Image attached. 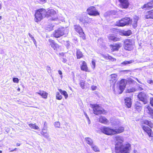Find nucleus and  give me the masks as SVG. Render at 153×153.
I'll return each instance as SVG.
<instances>
[{"instance_id":"nucleus-1","label":"nucleus","mask_w":153,"mask_h":153,"mask_svg":"<svg viewBox=\"0 0 153 153\" xmlns=\"http://www.w3.org/2000/svg\"><path fill=\"white\" fill-rule=\"evenodd\" d=\"M123 140L122 139L118 141L115 145V153H129L131 149V145L127 143L124 145Z\"/></svg>"},{"instance_id":"nucleus-2","label":"nucleus","mask_w":153,"mask_h":153,"mask_svg":"<svg viewBox=\"0 0 153 153\" xmlns=\"http://www.w3.org/2000/svg\"><path fill=\"white\" fill-rule=\"evenodd\" d=\"M47 11L44 8H40L35 11L34 14V20L36 22L38 23L45 17L47 14Z\"/></svg>"},{"instance_id":"nucleus-3","label":"nucleus","mask_w":153,"mask_h":153,"mask_svg":"<svg viewBox=\"0 0 153 153\" xmlns=\"http://www.w3.org/2000/svg\"><path fill=\"white\" fill-rule=\"evenodd\" d=\"M124 49L127 51H131L134 49L133 46L135 44V40L134 39H127L123 42Z\"/></svg>"},{"instance_id":"nucleus-4","label":"nucleus","mask_w":153,"mask_h":153,"mask_svg":"<svg viewBox=\"0 0 153 153\" xmlns=\"http://www.w3.org/2000/svg\"><path fill=\"white\" fill-rule=\"evenodd\" d=\"M91 107L93 109V113L96 115H99L101 114H105L107 113V111L102 109L101 107L98 104H92Z\"/></svg>"},{"instance_id":"nucleus-5","label":"nucleus","mask_w":153,"mask_h":153,"mask_svg":"<svg viewBox=\"0 0 153 153\" xmlns=\"http://www.w3.org/2000/svg\"><path fill=\"white\" fill-rule=\"evenodd\" d=\"M130 18L128 17H125L117 21L116 25L118 27H123L130 25Z\"/></svg>"},{"instance_id":"nucleus-6","label":"nucleus","mask_w":153,"mask_h":153,"mask_svg":"<svg viewBox=\"0 0 153 153\" xmlns=\"http://www.w3.org/2000/svg\"><path fill=\"white\" fill-rule=\"evenodd\" d=\"M100 130L101 132L107 135H114V129L110 127L104 126L100 129Z\"/></svg>"},{"instance_id":"nucleus-7","label":"nucleus","mask_w":153,"mask_h":153,"mask_svg":"<svg viewBox=\"0 0 153 153\" xmlns=\"http://www.w3.org/2000/svg\"><path fill=\"white\" fill-rule=\"evenodd\" d=\"M88 14L91 16H99L100 13L96 10V7L94 6L88 7L86 10Z\"/></svg>"},{"instance_id":"nucleus-8","label":"nucleus","mask_w":153,"mask_h":153,"mask_svg":"<svg viewBox=\"0 0 153 153\" xmlns=\"http://www.w3.org/2000/svg\"><path fill=\"white\" fill-rule=\"evenodd\" d=\"M74 28L75 31L78 33L80 38L83 39H85V35L83 30L79 25H74Z\"/></svg>"},{"instance_id":"nucleus-9","label":"nucleus","mask_w":153,"mask_h":153,"mask_svg":"<svg viewBox=\"0 0 153 153\" xmlns=\"http://www.w3.org/2000/svg\"><path fill=\"white\" fill-rule=\"evenodd\" d=\"M65 29L63 27H59L57 30L54 31L53 33L54 37L58 38L63 36L64 34Z\"/></svg>"},{"instance_id":"nucleus-10","label":"nucleus","mask_w":153,"mask_h":153,"mask_svg":"<svg viewBox=\"0 0 153 153\" xmlns=\"http://www.w3.org/2000/svg\"><path fill=\"white\" fill-rule=\"evenodd\" d=\"M137 97L138 99L143 102L144 104H146L148 103V97L145 93L142 92L139 93Z\"/></svg>"},{"instance_id":"nucleus-11","label":"nucleus","mask_w":153,"mask_h":153,"mask_svg":"<svg viewBox=\"0 0 153 153\" xmlns=\"http://www.w3.org/2000/svg\"><path fill=\"white\" fill-rule=\"evenodd\" d=\"M114 130V135H116L123 132L125 131V128L123 126L117 124L116 125Z\"/></svg>"},{"instance_id":"nucleus-12","label":"nucleus","mask_w":153,"mask_h":153,"mask_svg":"<svg viewBox=\"0 0 153 153\" xmlns=\"http://www.w3.org/2000/svg\"><path fill=\"white\" fill-rule=\"evenodd\" d=\"M120 3L119 6L122 9L128 8L130 5L129 0H118Z\"/></svg>"},{"instance_id":"nucleus-13","label":"nucleus","mask_w":153,"mask_h":153,"mask_svg":"<svg viewBox=\"0 0 153 153\" xmlns=\"http://www.w3.org/2000/svg\"><path fill=\"white\" fill-rule=\"evenodd\" d=\"M81 63L80 65L81 70L85 72H90V70L89 69L86 62L84 60H81L79 63Z\"/></svg>"},{"instance_id":"nucleus-14","label":"nucleus","mask_w":153,"mask_h":153,"mask_svg":"<svg viewBox=\"0 0 153 153\" xmlns=\"http://www.w3.org/2000/svg\"><path fill=\"white\" fill-rule=\"evenodd\" d=\"M48 11V17H51L50 19L51 20H55L58 19L57 13L54 10L51 9Z\"/></svg>"},{"instance_id":"nucleus-15","label":"nucleus","mask_w":153,"mask_h":153,"mask_svg":"<svg viewBox=\"0 0 153 153\" xmlns=\"http://www.w3.org/2000/svg\"><path fill=\"white\" fill-rule=\"evenodd\" d=\"M121 46V43H116L109 45V47L112 52L118 51Z\"/></svg>"},{"instance_id":"nucleus-16","label":"nucleus","mask_w":153,"mask_h":153,"mask_svg":"<svg viewBox=\"0 0 153 153\" xmlns=\"http://www.w3.org/2000/svg\"><path fill=\"white\" fill-rule=\"evenodd\" d=\"M139 19V17L136 15L135 16L133 17L132 19H130L131 21L130 24L134 28H135L137 26L138 21Z\"/></svg>"},{"instance_id":"nucleus-17","label":"nucleus","mask_w":153,"mask_h":153,"mask_svg":"<svg viewBox=\"0 0 153 153\" xmlns=\"http://www.w3.org/2000/svg\"><path fill=\"white\" fill-rule=\"evenodd\" d=\"M153 8V0H152L143 4L141 7L143 9L148 10L151 9Z\"/></svg>"},{"instance_id":"nucleus-18","label":"nucleus","mask_w":153,"mask_h":153,"mask_svg":"<svg viewBox=\"0 0 153 153\" xmlns=\"http://www.w3.org/2000/svg\"><path fill=\"white\" fill-rule=\"evenodd\" d=\"M144 16L146 19H153V9L144 12Z\"/></svg>"},{"instance_id":"nucleus-19","label":"nucleus","mask_w":153,"mask_h":153,"mask_svg":"<svg viewBox=\"0 0 153 153\" xmlns=\"http://www.w3.org/2000/svg\"><path fill=\"white\" fill-rule=\"evenodd\" d=\"M141 126L144 132L146 133L149 137H151L152 136V130L151 128L143 125H141Z\"/></svg>"},{"instance_id":"nucleus-20","label":"nucleus","mask_w":153,"mask_h":153,"mask_svg":"<svg viewBox=\"0 0 153 153\" xmlns=\"http://www.w3.org/2000/svg\"><path fill=\"white\" fill-rule=\"evenodd\" d=\"M134 107L135 109V111L139 112L142 109V105L140 102L136 101L134 105Z\"/></svg>"},{"instance_id":"nucleus-21","label":"nucleus","mask_w":153,"mask_h":153,"mask_svg":"<svg viewBox=\"0 0 153 153\" xmlns=\"http://www.w3.org/2000/svg\"><path fill=\"white\" fill-rule=\"evenodd\" d=\"M108 39L110 41L113 42H117L120 41V38L117 37V36L113 34H110L108 36Z\"/></svg>"},{"instance_id":"nucleus-22","label":"nucleus","mask_w":153,"mask_h":153,"mask_svg":"<svg viewBox=\"0 0 153 153\" xmlns=\"http://www.w3.org/2000/svg\"><path fill=\"white\" fill-rule=\"evenodd\" d=\"M141 125H146L148 126L151 128L153 127V121L145 120H143L141 123Z\"/></svg>"},{"instance_id":"nucleus-23","label":"nucleus","mask_w":153,"mask_h":153,"mask_svg":"<svg viewBox=\"0 0 153 153\" xmlns=\"http://www.w3.org/2000/svg\"><path fill=\"white\" fill-rule=\"evenodd\" d=\"M85 18L82 17H80L79 18V21L84 24H88L90 22L89 20H91L92 19L90 18L87 16H85Z\"/></svg>"},{"instance_id":"nucleus-24","label":"nucleus","mask_w":153,"mask_h":153,"mask_svg":"<svg viewBox=\"0 0 153 153\" xmlns=\"http://www.w3.org/2000/svg\"><path fill=\"white\" fill-rule=\"evenodd\" d=\"M131 100V98L129 97H126L124 99L125 105L128 108H130L131 107L132 104Z\"/></svg>"},{"instance_id":"nucleus-25","label":"nucleus","mask_w":153,"mask_h":153,"mask_svg":"<svg viewBox=\"0 0 153 153\" xmlns=\"http://www.w3.org/2000/svg\"><path fill=\"white\" fill-rule=\"evenodd\" d=\"M126 86V84L125 83V79H121L120 81V89L123 91Z\"/></svg>"},{"instance_id":"nucleus-26","label":"nucleus","mask_w":153,"mask_h":153,"mask_svg":"<svg viewBox=\"0 0 153 153\" xmlns=\"http://www.w3.org/2000/svg\"><path fill=\"white\" fill-rule=\"evenodd\" d=\"M84 55L82 52L79 49H77L76 50V57L77 59H80L82 58Z\"/></svg>"},{"instance_id":"nucleus-27","label":"nucleus","mask_w":153,"mask_h":153,"mask_svg":"<svg viewBox=\"0 0 153 153\" xmlns=\"http://www.w3.org/2000/svg\"><path fill=\"white\" fill-rule=\"evenodd\" d=\"M99 121L100 123L103 124H107L108 122V120L106 118L102 116H100L99 117Z\"/></svg>"},{"instance_id":"nucleus-28","label":"nucleus","mask_w":153,"mask_h":153,"mask_svg":"<svg viewBox=\"0 0 153 153\" xmlns=\"http://www.w3.org/2000/svg\"><path fill=\"white\" fill-rule=\"evenodd\" d=\"M146 108L145 111L146 110L147 113L153 117V109L149 105L147 106Z\"/></svg>"},{"instance_id":"nucleus-29","label":"nucleus","mask_w":153,"mask_h":153,"mask_svg":"<svg viewBox=\"0 0 153 153\" xmlns=\"http://www.w3.org/2000/svg\"><path fill=\"white\" fill-rule=\"evenodd\" d=\"M50 45L55 50H56L59 48L58 45L54 41L51 40L50 41Z\"/></svg>"},{"instance_id":"nucleus-30","label":"nucleus","mask_w":153,"mask_h":153,"mask_svg":"<svg viewBox=\"0 0 153 153\" xmlns=\"http://www.w3.org/2000/svg\"><path fill=\"white\" fill-rule=\"evenodd\" d=\"M132 34V32L130 30L127 31H123L121 32V35L125 36H128Z\"/></svg>"},{"instance_id":"nucleus-31","label":"nucleus","mask_w":153,"mask_h":153,"mask_svg":"<svg viewBox=\"0 0 153 153\" xmlns=\"http://www.w3.org/2000/svg\"><path fill=\"white\" fill-rule=\"evenodd\" d=\"M58 90L61 94L64 96L65 99H66L68 97V94L66 91H62L61 89H58Z\"/></svg>"},{"instance_id":"nucleus-32","label":"nucleus","mask_w":153,"mask_h":153,"mask_svg":"<svg viewBox=\"0 0 153 153\" xmlns=\"http://www.w3.org/2000/svg\"><path fill=\"white\" fill-rule=\"evenodd\" d=\"M85 140L86 143L90 146H92L93 144V141L89 137H86Z\"/></svg>"},{"instance_id":"nucleus-33","label":"nucleus","mask_w":153,"mask_h":153,"mask_svg":"<svg viewBox=\"0 0 153 153\" xmlns=\"http://www.w3.org/2000/svg\"><path fill=\"white\" fill-rule=\"evenodd\" d=\"M28 125L31 129L35 130H38L39 129V127L36 126V124L30 123Z\"/></svg>"},{"instance_id":"nucleus-34","label":"nucleus","mask_w":153,"mask_h":153,"mask_svg":"<svg viewBox=\"0 0 153 153\" xmlns=\"http://www.w3.org/2000/svg\"><path fill=\"white\" fill-rule=\"evenodd\" d=\"M111 81H112L113 82L114 81V82H116L117 81V74H112L111 75Z\"/></svg>"},{"instance_id":"nucleus-35","label":"nucleus","mask_w":153,"mask_h":153,"mask_svg":"<svg viewBox=\"0 0 153 153\" xmlns=\"http://www.w3.org/2000/svg\"><path fill=\"white\" fill-rule=\"evenodd\" d=\"M134 62L133 60H130L129 61H125L121 63V64L123 65H127L130 64Z\"/></svg>"},{"instance_id":"nucleus-36","label":"nucleus","mask_w":153,"mask_h":153,"mask_svg":"<svg viewBox=\"0 0 153 153\" xmlns=\"http://www.w3.org/2000/svg\"><path fill=\"white\" fill-rule=\"evenodd\" d=\"M91 147L92 149L95 152H99L100 151V149L98 148V147L96 146H92Z\"/></svg>"},{"instance_id":"nucleus-37","label":"nucleus","mask_w":153,"mask_h":153,"mask_svg":"<svg viewBox=\"0 0 153 153\" xmlns=\"http://www.w3.org/2000/svg\"><path fill=\"white\" fill-rule=\"evenodd\" d=\"M85 81L83 80L81 81L79 83V85L80 87L82 89H84L85 88Z\"/></svg>"},{"instance_id":"nucleus-38","label":"nucleus","mask_w":153,"mask_h":153,"mask_svg":"<svg viewBox=\"0 0 153 153\" xmlns=\"http://www.w3.org/2000/svg\"><path fill=\"white\" fill-rule=\"evenodd\" d=\"M62 96L60 94L59 92L56 93V98L58 100H61L62 98Z\"/></svg>"},{"instance_id":"nucleus-39","label":"nucleus","mask_w":153,"mask_h":153,"mask_svg":"<svg viewBox=\"0 0 153 153\" xmlns=\"http://www.w3.org/2000/svg\"><path fill=\"white\" fill-rule=\"evenodd\" d=\"M38 94L41 95L43 98H46L47 97V94L44 92L41 93H39Z\"/></svg>"},{"instance_id":"nucleus-40","label":"nucleus","mask_w":153,"mask_h":153,"mask_svg":"<svg viewBox=\"0 0 153 153\" xmlns=\"http://www.w3.org/2000/svg\"><path fill=\"white\" fill-rule=\"evenodd\" d=\"M135 89L134 88H132L127 89L126 90V92L127 93H130L134 92L135 91Z\"/></svg>"},{"instance_id":"nucleus-41","label":"nucleus","mask_w":153,"mask_h":153,"mask_svg":"<svg viewBox=\"0 0 153 153\" xmlns=\"http://www.w3.org/2000/svg\"><path fill=\"white\" fill-rule=\"evenodd\" d=\"M108 60H109L111 61H116V59L115 58H114L112 56L108 55Z\"/></svg>"},{"instance_id":"nucleus-42","label":"nucleus","mask_w":153,"mask_h":153,"mask_svg":"<svg viewBox=\"0 0 153 153\" xmlns=\"http://www.w3.org/2000/svg\"><path fill=\"white\" fill-rule=\"evenodd\" d=\"M54 125L56 127L59 128L60 126V123L59 122H56L54 123Z\"/></svg>"},{"instance_id":"nucleus-43","label":"nucleus","mask_w":153,"mask_h":153,"mask_svg":"<svg viewBox=\"0 0 153 153\" xmlns=\"http://www.w3.org/2000/svg\"><path fill=\"white\" fill-rule=\"evenodd\" d=\"M13 81L14 83H18L19 82V79L17 78L14 77L13 78Z\"/></svg>"},{"instance_id":"nucleus-44","label":"nucleus","mask_w":153,"mask_h":153,"mask_svg":"<svg viewBox=\"0 0 153 153\" xmlns=\"http://www.w3.org/2000/svg\"><path fill=\"white\" fill-rule=\"evenodd\" d=\"M54 26L53 25H51L50 26L48 25V31H51L53 29Z\"/></svg>"},{"instance_id":"nucleus-45","label":"nucleus","mask_w":153,"mask_h":153,"mask_svg":"<svg viewBox=\"0 0 153 153\" xmlns=\"http://www.w3.org/2000/svg\"><path fill=\"white\" fill-rule=\"evenodd\" d=\"M150 104L153 107V97H151L150 100Z\"/></svg>"},{"instance_id":"nucleus-46","label":"nucleus","mask_w":153,"mask_h":153,"mask_svg":"<svg viewBox=\"0 0 153 153\" xmlns=\"http://www.w3.org/2000/svg\"><path fill=\"white\" fill-rule=\"evenodd\" d=\"M92 68L93 69H94L95 67V63L94 60H93L92 61Z\"/></svg>"},{"instance_id":"nucleus-47","label":"nucleus","mask_w":153,"mask_h":153,"mask_svg":"<svg viewBox=\"0 0 153 153\" xmlns=\"http://www.w3.org/2000/svg\"><path fill=\"white\" fill-rule=\"evenodd\" d=\"M97 87L96 86L92 85L91 86V89L92 91H94L97 89Z\"/></svg>"},{"instance_id":"nucleus-48","label":"nucleus","mask_w":153,"mask_h":153,"mask_svg":"<svg viewBox=\"0 0 153 153\" xmlns=\"http://www.w3.org/2000/svg\"><path fill=\"white\" fill-rule=\"evenodd\" d=\"M58 72L59 74L61 75L60 76V77L61 78H62V73L61 71V70H59L58 71Z\"/></svg>"},{"instance_id":"nucleus-49","label":"nucleus","mask_w":153,"mask_h":153,"mask_svg":"<svg viewBox=\"0 0 153 153\" xmlns=\"http://www.w3.org/2000/svg\"><path fill=\"white\" fill-rule=\"evenodd\" d=\"M39 1L41 3L44 4L46 2V0H39Z\"/></svg>"},{"instance_id":"nucleus-50","label":"nucleus","mask_w":153,"mask_h":153,"mask_svg":"<svg viewBox=\"0 0 153 153\" xmlns=\"http://www.w3.org/2000/svg\"><path fill=\"white\" fill-rule=\"evenodd\" d=\"M32 40L33 41L35 45H36V42L35 39L34 38H33Z\"/></svg>"},{"instance_id":"nucleus-51","label":"nucleus","mask_w":153,"mask_h":153,"mask_svg":"<svg viewBox=\"0 0 153 153\" xmlns=\"http://www.w3.org/2000/svg\"><path fill=\"white\" fill-rule=\"evenodd\" d=\"M108 55L107 56H106V55H103V57L105 59H107L108 60Z\"/></svg>"},{"instance_id":"nucleus-52","label":"nucleus","mask_w":153,"mask_h":153,"mask_svg":"<svg viewBox=\"0 0 153 153\" xmlns=\"http://www.w3.org/2000/svg\"><path fill=\"white\" fill-rule=\"evenodd\" d=\"M28 35L29 36L31 37V38L32 39H33V38H34L33 37V36L30 33H28Z\"/></svg>"},{"instance_id":"nucleus-53","label":"nucleus","mask_w":153,"mask_h":153,"mask_svg":"<svg viewBox=\"0 0 153 153\" xmlns=\"http://www.w3.org/2000/svg\"><path fill=\"white\" fill-rule=\"evenodd\" d=\"M21 145V143H17L16 144V145L17 146H19Z\"/></svg>"},{"instance_id":"nucleus-54","label":"nucleus","mask_w":153,"mask_h":153,"mask_svg":"<svg viewBox=\"0 0 153 153\" xmlns=\"http://www.w3.org/2000/svg\"><path fill=\"white\" fill-rule=\"evenodd\" d=\"M67 61V59H64L63 62H65Z\"/></svg>"},{"instance_id":"nucleus-55","label":"nucleus","mask_w":153,"mask_h":153,"mask_svg":"<svg viewBox=\"0 0 153 153\" xmlns=\"http://www.w3.org/2000/svg\"><path fill=\"white\" fill-rule=\"evenodd\" d=\"M16 149H17V148H16L15 149H13V150L11 151V152H13V151L14 150H16Z\"/></svg>"},{"instance_id":"nucleus-56","label":"nucleus","mask_w":153,"mask_h":153,"mask_svg":"<svg viewBox=\"0 0 153 153\" xmlns=\"http://www.w3.org/2000/svg\"><path fill=\"white\" fill-rule=\"evenodd\" d=\"M2 7L1 4H0V10L1 9Z\"/></svg>"},{"instance_id":"nucleus-57","label":"nucleus","mask_w":153,"mask_h":153,"mask_svg":"<svg viewBox=\"0 0 153 153\" xmlns=\"http://www.w3.org/2000/svg\"><path fill=\"white\" fill-rule=\"evenodd\" d=\"M17 90H18V91H20V89L19 88H18Z\"/></svg>"},{"instance_id":"nucleus-58","label":"nucleus","mask_w":153,"mask_h":153,"mask_svg":"<svg viewBox=\"0 0 153 153\" xmlns=\"http://www.w3.org/2000/svg\"><path fill=\"white\" fill-rule=\"evenodd\" d=\"M2 19V17L1 16H0V20H1Z\"/></svg>"},{"instance_id":"nucleus-59","label":"nucleus","mask_w":153,"mask_h":153,"mask_svg":"<svg viewBox=\"0 0 153 153\" xmlns=\"http://www.w3.org/2000/svg\"><path fill=\"white\" fill-rule=\"evenodd\" d=\"M0 153H2V151L1 150H0Z\"/></svg>"},{"instance_id":"nucleus-60","label":"nucleus","mask_w":153,"mask_h":153,"mask_svg":"<svg viewBox=\"0 0 153 153\" xmlns=\"http://www.w3.org/2000/svg\"><path fill=\"white\" fill-rule=\"evenodd\" d=\"M42 132H43V133H44V132L43 131H43H42Z\"/></svg>"},{"instance_id":"nucleus-61","label":"nucleus","mask_w":153,"mask_h":153,"mask_svg":"<svg viewBox=\"0 0 153 153\" xmlns=\"http://www.w3.org/2000/svg\"><path fill=\"white\" fill-rule=\"evenodd\" d=\"M152 134H153V135L152 136H152L153 137V133H152Z\"/></svg>"}]
</instances>
